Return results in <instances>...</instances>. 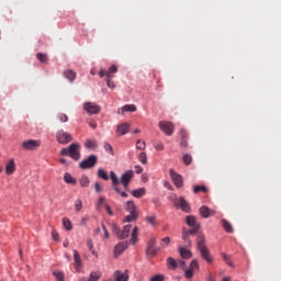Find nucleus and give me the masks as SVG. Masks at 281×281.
I'll use <instances>...</instances> for the list:
<instances>
[{"mask_svg":"<svg viewBox=\"0 0 281 281\" xmlns=\"http://www.w3.org/2000/svg\"><path fill=\"white\" fill-rule=\"evenodd\" d=\"M198 249L205 262H207L209 265H212V262H214V258L210 254V249H207V246H205V235L203 234L198 235Z\"/></svg>","mask_w":281,"mask_h":281,"instance_id":"1","label":"nucleus"},{"mask_svg":"<svg viewBox=\"0 0 281 281\" xmlns=\"http://www.w3.org/2000/svg\"><path fill=\"white\" fill-rule=\"evenodd\" d=\"M60 155L64 157H70V159H74L75 161L80 160V144H70L68 147L61 149Z\"/></svg>","mask_w":281,"mask_h":281,"instance_id":"2","label":"nucleus"},{"mask_svg":"<svg viewBox=\"0 0 281 281\" xmlns=\"http://www.w3.org/2000/svg\"><path fill=\"white\" fill-rule=\"evenodd\" d=\"M98 164V156L91 155L87 159L82 160L79 164V167L81 170H89L90 168H94V166Z\"/></svg>","mask_w":281,"mask_h":281,"instance_id":"3","label":"nucleus"},{"mask_svg":"<svg viewBox=\"0 0 281 281\" xmlns=\"http://www.w3.org/2000/svg\"><path fill=\"white\" fill-rule=\"evenodd\" d=\"M133 177H135V171L127 170L121 175V184L124 190H128V186H131V181H133Z\"/></svg>","mask_w":281,"mask_h":281,"instance_id":"4","label":"nucleus"},{"mask_svg":"<svg viewBox=\"0 0 281 281\" xmlns=\"http://www.w3.org/2000/svg\"><path fill=\"white\" fill-rule=\"evenodd\" d=\"M160 131L165 133L166 135L170 136L172 133H175V124L172 122H167V121H160L158 124Z\"/></svg>","mask_w":281,"mask_h":281,"instance_id":"5","label":"nucleus"},{"mask_svg":"<svg viewBox=\"0 0 281 281\" xmlns=\"http://www.w3.org/2000/svg\"><path fill=\"white\" fill-rule=\"evenodd\" d=\"M155 245H157V238L153 237L148 241L147 249H146L147 256H150L151 258L157 256V252L159 251V248H156Z\"/></svg>","mask_w":281,"mask_h":281,"instance_id":"6","label":"nucleus"},{"mask_svg":"<svg viewBox=\"0 0 281 281\" xmlns=\"http://www.w3.org/2000/svg\"><path fill=\"white\" fill-rule=\"evenodd\" d=\"M169 175H170V178L173 182V186H176V188L183 187V177H181V175L177 173V171H175V169H170Z\"/></svg>","mask_w":281,"mask_h":281,"instance_id":"7","label":"nucleus"},{"mask_svg":"<svg viewBox=\"0 0 281 281\" xmlns=\"http://www.w3.org/2000/svg\"><path fill=\"white\" fill-rule=\"evenodd\" d=\"M83 109H85V111H87V113H89V115H98V113H100V111H101L100 105H98L93 102L85 103Z\"/></svg>","mask_w":281,"mask_h":281,"instance_id":"8","label":"nucleus"},{"mask_svg":"<svg viewBox=\"0 0 281 281\" xmlns=\"http://www.w3.org/2000/svg\"><path fill=\"white\" fill-rule=\"evenodd\" d=\"M176 207H180L182 212H186V214H190L191 209H190V203L186 201V198L180 196L176 202H175Z\"/></svg>","mask_w":281,"mask_h":281,"instance_id":"9","label":"nucleus"},{"mask_svg":"<svg viewBox=\"0 0 281 281\" xmlns=\"http://www.w3.org/2000/svg\"><path fill=\"white\" fill-rule=\"evenodd\" d=\"M38 146H41V140L29 139L22 143V148L24 150H36Z\"/></svg>","mask_w":281,"mask_h":281,"instance_id":"10","label":"nucleus"},{"mask_svg":"<svg viewBox=\"0 0 281 281\" xmlns=\"http://www.w3.org/2000/svg\"><path fill=\"white\" fill-rule=\"evenodd\" d=\"M71 139H72L71 134H69L68 132H65L63 130L57 132V142L59 144H69Z\"/></svg>","mask_w":281,"mask_h":281,"instance_id":"11","label":"nucleus"},{"mask_svg":"<svg viewBox=\"0 0 281 281\" xmlns=\"http://www.w3.org/2000/svg\"><path fill=\"white\" fill-rule=\"evenodd\" d=\"M113 74H117V66H115V65H112L109 68V70L101 68L99 76H100V78H104V76L106 78H113Z\"/></svg>","mask_w":281,"mask_h":281,"instance_id":"12","label":"nucleus"},{"mask_svg":"<svg viewBox=\"0 0 281 281\" xmlns=\"http://www.w3.org/2000/svg\"><path fill=\"white\" fill-rule=\"evenodd\" d=\"M201 227H191V229L182 233V238L186 241L187 245H192V241L190 240L191 235L199 234V229Z\"/></svg>","mask_w":281,"mask_h":281,"instance_id":"13","label":"nucleus"},{"mask_svg":"<svg viewBox=\"0 0 281 281\" xmlns=\"http://www.w3.org/2000/svg\"><path fill=\"white\" fill-rule=\"evenodd\" d=\"M110 179L112 182V190H114V192H120V189L117 186H120L121 180L117 177V173H115V171H110Z\"/></svg>","mask_w":281,"mask_h":281,"instance_id":"14","label":"nucleus"},{"mask_svg":"<svg viewBox=\"0 0 281 281\" xmlns=\"http://www.w3.org/2000/svg\"><path fill=\"white\" fill-rule=\"evenodd\" d=\"M128 249V241H121L114 247V258L122 255L124 250Z\"/></svg>","mask_w":281,"mask_h":281,"instance_id":"15","label":"nucleus"},{"mask_svg":"<svg viewBox=\"0 0 281 281\" xmlns=\"http://www.w3.org/2000/svg\"><path fill=\"white\" fill-rule=\"evenodd\" d=\"M135 111H137V105L135 104H126L124 106H122L120 110H119V113H135Z\"/></svg>","mask_w":281,"mask_h":281,"instance_id":"16","label":"nucleus"},{"mask_svg":"<svg viewBox=\"0 0 281 281\" xmlns=\"http://www.w3.org/2000/svg\"><path fill=\"white\" fill-rule=\"evenodd\" d=\"M114 280L115 281H128V272H122L120 270H116L114 272Z\"/></svg>","mask_w":281,"mask_h":281,"instance_id":"17","label":"nucleus"},{"mask_svg":"<svg viewBox=\"0 0 281 281\" xmlns=\"http://www.w3.org/2000/svg\"><path fill=\"white\" fill-rule=\"evenodd\" d=\"M130 128H131V125L128 123H123L117 126L116 133H117V135H126V133H128Z\"/></svg>","mask_w":281,"mask_h":281,"instance_id":"18","label":"nucleus"},{"mask_svg":"<svg viewBox=\"0 0 281 281\" xmlns=\"http://www.w3.org/2000/svg\"><path fill=\"white\" fill-rule=\"evenodd\" d=\"M125 210L130 214H137V206L135 205V202H133V201H127L125 203Z\"/></svg>","mask_w":281,"mask_h":281,"instance_id":"19","label":"nucleus"},{"mask_svg":"<svg viewBox=\"0 0 281 281\" xmlns=\"http://www.w3.org/2000/svg\"><path fill=\"white\" fill-rule=\"evenodd\" d=\"M200 214L203 218H210V216H213L214 211L210 210L207 206L200 207Z\"/></svg>","mask_w":281,"mask_h":281,"instance_id":"20","label":"nucleus"},{"mask_svg":"<svg viewBox=\"0 0 281 281\" xmlns=\"http://www.w3.org/2000/svg\"><path fill=\"white\" fill-rule=\"evenodd\" d=\"M186 221L189 227H201L199 222H196V217H194L193 215H188Z\"/></svg>","mask_w":281,"mask_h":281,"instance_id":"21","label":"nucleus"},{"mask_svg":"<svg viewBox=\"0 0 281 281\" xmlns=\"http://www.w3.org/2000/svg\"><path fill=\"white\" fill-rule=\"evenodd\" d=\"M179 254H180L181 258H183V260H188V259L192 258V251H190L186 247H180Z\"/></svg>","mask_w":281,"mask_h":281,"instance_id":"22","label":"nucleus"},{"mask_svg":"<svg viewBox=\"0 0 281 281\" xmlns=\"http://www.w3.org/2000/svg\"><path fill=\"white\" fill-rule=\"evenodd\" d=\"M64 181L65 183H68L69 186H76L78 183V180L71 176V173L66 172L64 175Z\"/></svg>","mask_w":281,"mask_h":281,"instance_id":"23","label":"nucleus"},{"mask_svg":"<svg viewBox=\"0 0 281 281\" xmlns=\"http://www.w3.org/2000/svg\"><path fill=\"white\" fill-rule=\"evenodd\" d=\"M14 170H16V165L14 164V159H11L5 165V172H7V175H14Z\"/></svg>","mask_w":281,"mask_h":281,"instance_id":"24","label":"nucleus"},{"mask_svg":"<svg viewBox=\"0 0 281 281\" xmlns=\"http://www.w3.org/2000/svg\"><path fill=\"white\" fill-rule=\"evenodd\" d=\"M132 196H135V199H142L146 194L145 188H139L136 190L131 191Z\"/></svg>","mask_w":281,"mask_h":281,"instance_id":"25","label":"nucleus"},{"mask_svg":"<svg viewBox=\"0 0 281 281\" xmlns=\"http://www.w3.org/2000/svg\"><path fill=\"white\" fill-rule=\"evenodd\" d=\"M131 225H126L123 227L121 235L119 236L120 239L128 238L131 235Z\"/></svg>","mask_w":281,"mask_h":281,"instance_id":"26","label":"nucleus"},{"mask_svg":"<svg viewBox=\"0 0 281 281\" xmlns=\"http://www.w3.org/2000/svg\"><path fill=\"white\" fill-rule=\"evenodd\" d=\"M222 226L227 234L234 233V227H232V224L227 220H222Z\"/></svg>","mask_w":281,"mask_h":281,"instance_id":"27","label":"nucleus"},{"mask_svg":"<svg viewBox=\"0 0 281 281\" xmlns=\"http://www.w3.org/2000/svg\"><path fill=\"white\" fill-rule=\"evenodd\" d=\"M72 254L76 267H82V259L80 258V254L78 252V250H72Z\"/></svg>","mask_w":281,"mask_h":281,"instance_id":"28","label":"nucleus"},{"mask_svg":"<svg viewBox=\"0 0 281 281\" xmlns=\"http://www.w3.org/2000/svg\"><path fill=\"white\" fill-rule=\"evenodd\" d=\"M64 76L70 82H74L76 80V71H74V70H65Z\"/></svg>","mask_w":281,"mask_h":281,"instance_id":"29","label":"nucleus"},{"mask_svg":"<svg viewBox=\"0 0 281 281\" xmlns=\"http://www.w3.org/2000/svg\"><path fill=\"white\" fill-rule=\"evenodd\" d=\"M86 148H90L92 150H95L98 148V140L95 139H87L85 143Z\"/></svg>","mask_w":281,"mask_h":281,"instance_id":"30","label":"nucleus"},{"mask_svg":"<svg viewBox=\"0 0 281 281\" xmlns=\"http://www.w3.org/2000/svg\"><path fill=\"white\" fill-rule=\"evenodd\" d=\"M138 234H139V228L137 226H135L132 231V237H131L132 245H137Z\"/></svg>","mask_w":281,"mask_h":281,"instance_id":"31","label":"nucleus"},{"mask_svg":"<svg viewBox=\"0 0 281 281\" xmlns=\"http://www.w3.org/2000/svg\"><path fill=\"white\" fill-rule=\"evenodd\" d=\"M100 278H102V272L94 271L90 273L88 281H98Z\"/></svg>","mask_w":281,"mask_h":281,"instance_id":"32","label":"nucleus"},{"mask_svg":"<svg viewBox=\"0 0 281 281\" xmlns=\"http://www.w3.org/2000/svg\"><path fill=\"white\" fill-rule=\"evenodd\" d=\"M138 216H139L138 213H130V215L125 216L124 222L125 223H133V221H137Z\"/></svg>","mask_w":281,"mask_h":281,"instance_id":"33","label":"nucleus"},{"mask_svg":"<svg viewBox=\"0 0 281 281\" xmlns=\"http://www.w3.org/2000/svg\"><path fill=\"white\" fill-rule=\"evenodd\" d=\"M63 226L65 227V229H67L68 232H71V229H74V226L71 225V221L67 217L63 218Z\"/></svg>","mask_w":281,"mask_h":281,"instance_id":"34","label":"nucleus"},{"mask_svg":"<svg viewBox=\"0 0 281 281\" xmlns=\"http://www.w3.org/2000/svg\"><path fill=\"white\" fill-rule=\"evenodd\" d=\"M79 183H80V187L81 188H89V177L87 176H82L80 179H79Z\"/></svg>","mask_w":281,"mask_h":281,"instance_id":"35","label":"nucleus"},{"mask_svg":"<svg viewBox=\"0 0 281 281\" xmlns=\"http://www.w3.org/2000/svg\"><path fill=\"white\" fill-rule=\"evenodd\" d=\"M221 257L223 258V260L226 262V265H228V267H234V262H232V257H229L227 254L222 252Z\"/></svg>","mask_w":281,"mask_h":281,"instance_id":"36","label":"nucleus"},{"mask_svg":"<svg viewBox=\"0 0 281 281\" xmlns=\"http://www.w3.org/2000/svg\"><path fill=\"white\" fill-rule=\"evenodd\" d=\"M98 177L100 179H103V181H109V173L104 169H99L98 170Z\"/></svg>","mask_w":281,"mask_h":281,"instance_id":"37","label":"nucleus"},{"mask_svg":"<svg viewBox=\"0 0 281 281\" xmlns=\"http://www.w3.org/2000/svg\"><path fill=\"white\" fill-rule=\"evenodd\" d=\"M194 194H199V192H207V187L205 186H195L193 189Z\"/></svg>","mask_w":281,"mask_h":281,"instance_id":"38","label":"nucleus"},{"mask_svg":"<svg viewBox=\"0 0 281 281\" xmlns=\"http://www.w3.org/2000/svg\"><path fill=\"white\" fill-rule=\"evenodd\" d=\"M87 247L89 249V251H91V254L93 256H98V254L95 252V250L93 249V240H91V238L87 239Z\"/></svg>","mask_w":281,"mask_h":281,"instance_id":"39","label":"nucleus"},{"mask_svg":"<svg viewBox=\"0 0 281 281\" xmlns=\"http://www.w3.org/2000/svg\"><path fill=\"white\" fill-rule=\"evenodd\" d=\"M167 265L171 267V269H177L178 267L177 260L172 257L167 258Z\"/></svg>","mask_w":281,"mask_h":281,"instance_id":"40","label":"nucleus"},{"mask_svg":"<svg viewBox=\"0 0 281 281\" xmlns=\"http://www.w3.org/2000/svg\"><path fill=\"white\" fill-rule=\"evenodd\" d=\"M184 278H187V280H192L194 278V270L190 268L184 270Z\"/></svg>","mask_w":281,"mask_h":281,"instance_id":"41","label":"nucleus"},{"mask_svg":"<svg viewBox=\"0 0 281 281\" xmlns=\"http://www.w3.org/2000/svg\"><path fill=\"white\" fill-rule=\"evenodd\" d=\"M193 272L199 271V261L196 259H193L190 263V268Z\"/></svg>","mask_w":281,"mask_h":281,"instance_id":"42","label":"nucleus"},{"mask_svg":"<svg viewBox=\"0 0 281 281\" xmlns=\"http://www.w3.org/2000/svg\"><path fill=\"white\" fill-rule=\"evenodd\" d=\"M183 164L184 166H190L192 164V156L190 154L183 156Z\"/></svg>","mask_w":281,"mask_h":281,"instance_id":"43","label":"nucleus"},{"mask_svg":"<svg viewBox=\"0 0 281 281\" xmlns=\"http://www.w3.org/2000/svg\"><path fill=\"white\" fill-rule=\"evenodd\" d=\"M36 58L40 60V63H47V54L37 53Z\"/></svg>","mask_w":281,"mask_h":281,"instance_id":"44","label":"nucleus"},{"mask_svg":"<svg viewBox=\"0 0 281 281\" xmlns=\"http://www.w3.org/2000/svg\"><path fill=\"white\" fill-rule=\"evenodd\" d=\"M138 159L140 164H148V156L144 151L139 154Z\"/></svg>","mask_w":281,"mask_h":281,"instance_id":"45","label":"nucleus"},{"mask_svg":"<svg viewBox=\"0 0 281 281\" xmlns=\"http://www.w3.org/2000/svg\"><path fill=\"white\" fill-rule=\"evenodd\" d=\"M146 221L149 223V225H153V226L157 225V217H155V215H148L146 217Z\"/></svg>","mask_w":281,"mask_h":281,"instance_id":"46","label":"nucleus"},{"mask_svg":"<svg viewBox=\"0 0 281 281\" xmlns=\"http://www.w3.org/2000/svg\"><path fill=\"white\" fill-rule=\"evenodd\" d=\"M136 148H137L138 150H145V149H146V142H142V139H138V140L136 142Z\"/></svg>","mask_w":281,"mask_h":281,"instance_id":"47","label":"nucleus"},{"mask_svg":"<svg viewBox=\"0 0 281 281\" xmlns=\"http://www.w3.org/2000/svg\"><path fill=\"white\" fill-rule=\"evenodd\" d=\"M57 119L59 120V122H69V116H67V114H64V113H59L57 114Z\"/></svg>","mask_w":281,"mask_h":281,"instance_id":"48","label":"nucleus"},{"mask_svg":"<svg viewBox=\"0 0 281 281\" xmlns=\"http://www.w3.org/2000/svg\"><path fill=\"white\" fill-rule=\"evenodd\" d=\"M166 277L164 274H156L149 279V281H165Z\"/></svg>","mask_w":281,"mask_h":281,"instance_id":"49","label":"nucleus"},{"mask_svg":"<svg viewBox=\"0 0 281 281\" xmlns=\"http://www.w3.org/2000/svg\"><path fill=\"white\" fill-rule=\"evenodd\" d=\"M75 210L76 212H80L82 210V200L78 199L75 201Z\"/></svg>","mask_w":281,"mask_h":281,"instance_id":"50","label":"nucleus"},{"mask_svg":"<svg viewBox=\"0 0 281 281\" xmlns=\"http://www.w3.org/2000/svg\"><path fill=\"white\" fill-rule=\"evenodd\" d=\"M103 148L105 153H109V155H113V146H111V144L104 143Z\"/></svg>","mask_w":281,"mask_h":281,"instance_id":"51","label":"nucleus"},{"mask_svg":"<svg viewBox=\"0 0 281 281\" xmlns=\"http://www.w3.org/2000/svg\"><path fill=\"white\" fill-rule=\"evenodd\" d=\"M112 232L114 236H117V238H120L121 231H120V227H117V225L112 224Z\"/></svg>","mask_w":281,"mask_h":281,"instance_id":"52","label":"nucleus"},{"mask_svg":"<svg viewBox=\"0 0 281 281\" xmlns=\"http://www.w3.org/2000/svg\"><path fill=\"white\" fill-rule=\"evenodd\" d=\"M170 245V237H165L160 241V247H168Z\"/></svg>","mask_w":281,"mask_h":281,"instance_id":"53","label":"nucleus"},{"mask_svg":"<svg viewBox=\"0 0 281 281\" xmlns=\"http://www.w3.org/2000/svg\"><path fill=\"white\" fill-rule=\"evenodd\" d=\"M105 81L109 89H115V81H113L112 78H106Z\"/></svg>","mask_w":281,"mask_h":281,"instance_id":"54","label":"nucleus"},{"mask_svg":"<svg viewBox=\"0 0 281 281\" xmlns=\"http://www.w3.org/2000/svg\"><path fill=\"white\" fill-rule=\"evenodd\" d=\"M54 276L58 281H65V274L63 272H54Z\"/></svg>","mask_w":281,"mask_h":281,"instance_id":"55","label":"nucleus"},{"mask_svg":"<svg viewBox=\"0 0 281 281\" xmlns=\"http://www.w3.org/2000/svg\"><path fill=\"white\" fill-rule=\"evenodd\" d=\"M104 201H106L104 199V196H100L97 203V210H100V207H102V205H104Z\"/></svg>","mask_w":281,"mask_h":281,"instance_id":"56","label":"nucleus"},{"mask_svg":"<svg viewBox=\"0 0 281 281\" xmlns=\"http://www.w3.org/2000/svg\"><path fill=\"white\" fill-rule=\"evenodd\" d=\"M180 139H188V132L186 130H180Z\"/></svg>","mask_w":281,"mask_h":281,"instance_id":"57","label":"nucleus"},{"mask_svg":"<svg viewBox=\"0 0 281 281\" xmlns=\"http://www.w3.org/2000/svg\"><path fill=\"white\" fill-rule=\"evenodd\" d=\"M94 190L95 192H102L104 189L102 188V184H100V182H95Z\"/></svg>","mask_w":281,"mask_h":281,"instance_id":"58","label":"nucleus"},{"mask_svg":"<svg viewBox=\"0 0 281 281\" xmlns=\"http://www.w3.org/2000/svg\"><path fill=\"white\" fill-rule=\"evenodd\" d=\"M180 146L182 148H188V138H180Z\"/></svg>","mask_w":281,"mask_h":281,"instance_id":"59","label":"nucleus"},{"mask_svg":"<svg viewBox=\"0 0 281 281\" xmlns=\"http://www.w3.org/2000/svg\"><path fill=\"white\" fill-rule=\"evenodd\" d=\"M155 148H156V150H164V148H165L164 143H161V142L156 143Z\"/></svg>","mask_w":281,"mask_h":281,"instance_id":"60","label":"nucleus"},{"mask_svg":"<svg viewBox=\"0 0 281 281\" xmlns=\"http://www.w3.org/2000/svg\"><path fill=\"white\" fill-rule=\"evenodd\" d=\"M135 172H136L137 175H142V172H144V168H142V166H139V165H136V166H135Z\"/></svg>","mask_w":281,"mask_h":281,"instance_id":"61","label":"nucleus"},{"mask_svg":"<svg viewBox=\"0 0 281 281\" xmlns=\"http://www.w3.org/2000/svg\"><path fill=\"white\" fill-rule=\"evenodd\" d=\"M102 229L104 232V238L109 239V231H106V226L102 225Z\"/></svg>","mask_w":281,"mask_h":281,"instance_id":"62","label":"nucleus"},{"mask_svg":"<svg viewBox=\"0 0 281 281\" xmlns=\"http://www.w3.org/2000/svg\"><path fill=\"white\" fill-rule=\"evenodd\" d=\"M105 210L110 216H113V211H111V206L109 204H105Z\"/></svg>","mask_w":281,"mask_h":281,"instance_id":"63","label":"nucleus"},{"mask_svg":"<svg viewBox=\"0 0 281 281\" xmlns=\"http://www.w3.org/2000/svg\"><path fill=\"white\" fill-rule=\"evenodd\" d=\"M52 236H53V239L58 240V234L56 233V231L52 232Z\"/></svg>","mask_w":281,"mask_h":281,"instance_id":"64","label":"nucleus"}]
</instances>
